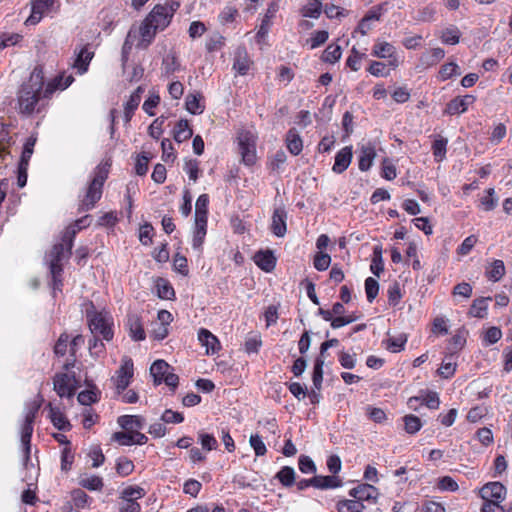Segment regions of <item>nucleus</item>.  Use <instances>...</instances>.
<instances>
[{"instance_id":"1","label":"nucleus","mask_w":512,"mask_h":512,"mask_svg":"<svg viewBox=\"0 0 512 512\" xmlns=\"http://www.w3.org/2000/svg\"><path fill=\"white\" fill-rule=\"evenodd\" d=\"M44 71L42 65H36L31 72L28 81L23 82L17 93L19 110L22 114L31 115L36 110L37 104L42 98L44 87Z\"/></svg>"},{"instance_id":"2","label":"nucleus","mask_w":512,"mask_h":512,"mask_svg":"<svg viewBox=\"0 0 512 512\" xmlns=\"http://www.w3.org/2000/svg\"><path fill=\"white\" fill-rule=\"evenodd\" d=\"M171 20L172 12L167 5H155L140 26V44H144L143 47L147 48L154 40L157 31H163Z\"/></svg>"},{"instance_id":"3","label":"nucleus","mask_w":512,"mask_h":512,"mask_svg":"<svg viewBox=\"0 0 512 512\" xmlns=\"http://www.w3.org/2000/svg\"><path fill=\"white\" fill-rule=\"evenodd\" d=\"M109 167L110 165L108 163L97 167L95 175L90 181L83 199L80 201L78 207L79 213L92 210L96 203L101 199L103 186L108 178Z\"/></svg>"},{"instance_id":"4","label":"nucleus","mask_w":512,"mask_h":512,"mask_svg":"<svg viewBox=\"0 0 512 512\" xmlns=\"http://www.w3.org/2000/svg\"><path fill=\"white\" fill-rule=\"evenodd\" d=\"M87 318L92 334H99L106 341L112 340L114 333L106 315L101 312L90 313L87 311Z\"/></svg>"},{"instance_id":"5","label":"nucleus","mask_w":512,"mask_h":512,"mask_svg":"<svg viewBox=\"0 0 512 512\" xmlns=\"http://www.w3.org/2000/svg\"><path fill=\"white\" fill-rule=\"evenodd\" d=\"M40 408V403L35 406L26 414L24 423L21 428V443L24 450V462L27 463L30 459L31 452V438L33 434V425L36 414Z\"/></svg>"},{"instance_id":"6","label":"nucleus","mask_w":512,"mask_h":512,"mask_svg":"<svg viewBox=\"0 0 512 512\" xmlns=\"http://www.w3.org/2000/svg\"><path fill=\"white\" fill-rule=\"evenodd\" d=\"M116 389L120 394L129 386L134 374L133 361L129 357L122 359L121 366L117 370Z\"/></svg>"},{"instance_id":"7","label":"nucleus","mask_w":512,"mask_h":512,"mask_svg":"<svg viewBox=\"0 0 512 512\" xmlns=\"http://www.w3.org/2000/svg\"><path fill=\"white\" fill-rule=\"evenodd\" d=\"M506 487L500 482H488L480 490V496L484 501L493 500L501 503L506 497Z\"/></svg>"},{"instance_id":"8","label":"nucleus","mask_w":512,"mask_h":512,"mask_svg":"<svg viewBox=\"0 0 512 512\" xmlns=\"http://www.w3.org/2000/svg\"><path fill=\"white\" fill-rule=\"evenodd\" d=\"M54 2V0H31V14L26 19L25 24H38L43 15L53 7Z\"/></svg>"},{"instance_id":"9","label":"nucleus","mask_w":512,"mask_h":512,"mask_svg":"<svg viewBox=\"0 0 512 512\" xmlns=\"http://www.w3.org/2000/svg\"><path fill=\"white\" fill-rule=\"evenodd\" d=\"M50 263L49 269L52 278L62 277L63 266L61 261L64 258V246L63 244H55L50 251Z\"/></svg>"},{"instance_id":"10","label":"nucleus","mask_w":512,"mask_h":512,"mask_svg":"<svg viewBox=\"0 0 512 512\" xmlns=\"http://www.w3.org/2000/svg\"><path fill=\"white\" fill-rule=\"evenodd\" d=\"M70 376L66 373H57L54 376L53 384L54 390L58 394L59 397H68L71 398L75 395L76 388L72 385H69Z\"/></svg>"},{"instance_id":"11","label":"nucleus","mask_w":512,"mask_h":512,"mask_svg":"<svg viewBox=\"0 0 512 512\" xmlns=\"http://www.w3.org/2000/svg\"><path fill=\"white\" fill-rule=\"evenodd\" d=\"M239 151L245 165L251 166L256 162L255 144L248 135L239 137Z\"/></svg>"},{"instance_id":"12","label":"nucleus","mask_w":512,"mask_h":512,"mask_svg":"<svg viewBox=\"0 0 512 512\" xmlns=\"http://www.w3.org/2000/svg\"><path fill=\"white\" fill-rule=\"evenodd\" d=\"M349 495L361 503H363V501L375 502L377 499L378 490L373 485L365 483L351 489L349 491Z\"/></svg>"},{"instance_id":"13","label":"nucleus","mask_w":512,"mask_h":512,"mask_svg":"<svg viewBox=\"0 0 512 512\" xmlns=\"http://www.w3.org/2000/svg\"><path fill=\"white\" fill-rule=\"evenodd\" d=\"M287 212L284 207L275 208L272 215L271 231L277 237H283L287 232Z\"/></svg>"},{"instance_id":"14","label":"nucleus","mask_w":512,"mask_h":512,"mask_svg":"<svg viewBox=\"0 0 512 512\" xmlns=\"http://www.w3.org/2000/svg\"><path fill=\"white\" fill-rule=\"evenodd\" d=\"M126 326L129 330V335L134 341H143L146 334L140 316L135 313L127 315Z\"/></svg>"},{"instance_id":"15","label":"nucleus","mask_w":512,"mask_h":512,"mask_svg":"<svg viewBox=\"0 0 512 512\" xmlns=\"http://www.w3.org/2000/svg\"><path fill=\"white\" fill-rule=\"evenodd\" d=\"M254 261L261 270L269 273L275 269L277 259L272 250H260L255 254Z\"/></svg>"},{"instance_id":"16","label":"nucleus","mask_w":512,"mask_h":512,"mask_svg":"<svg viewBox=\"0 0 512 512\" xmlns=\"http://www.w3.org/2000/svg\"><path fill=\"white\" fill-rule=\"evenodd\" d=\"M251 63L246 48L244 46L238 47L235 52L233 69H235L239 75H246L250 69Z\"/></svg>"},{"instance_id":"17","label":"nucleus","mask_w":512,"mask_h":512,"mask_svg":"<svg viewBox=\"0 0 512 512\" xmlns=\"http://www.w3.org/2000/svg\"><path fill=\"white\" fill-rule=\"evenodd\" d=\"M353 153L352 147L346 146L342 148L335 156V163L333 165V172L337 174L343 173L352 161Z\"/></svg>"},{"instance_id":"18","label":"nucleus","mask_w":512,"mask_h":512,"mask_svg":"<svg viewBox=\"0 0 512 512\" xmlns=\"http://www.w3.org/2000/svg\"><path fill=\"white\" fill-rule=\"evenodd\" d=\"M47 408L49 409V418L53 423L54 427L60 431H69L72 428L67 417L60 411L59 408L54 407L51 402L48 403Z\"/></svg>"},{"instance_id":"19","label":"nucleus","mask_w":512,"mask_h":512,"mask_svg":"<svg viewBox=\"0 0 512 512\" xmlns=\"http://www.w3.org/2000/svg\"><path fill=\"white\" fill-rule=\"evenodd\" d=\"M375 146L372 143L362 145L360 149L358 167L361 171H368L373 165V161L376 157Z\"/></svg>"},{"instance_id":"20","label":"nucleus","mask_w":512,"mask_h":512,"mask_svg":"<svg viewBox=\"0 0 512 512\" xmlns=\"http://www.w3.org/2000/svg\"><path fill=\"white\" fill-rule=\"evenodd\" d=\"M198 339L206 347L207 354H215L220 349V343L216 336L209 330L201 328L198 332Z\"/></svg>"},{"instance_id":"21","label":"nucleus","mask_w":512,"mask_h":512,"mask_svg":"<svg viewBox=\"0 0 512 512\" xmlns=\"http://www.w3.org/2000/svg\"><path fill=\"white\" fill-rule=\"evenodd\" d=\"M173 368L162 359L156 360L150 367V374L153 377L154 385H160L163 382V377Z\"/></svg>"},{"instance_id":"22","label":"nucleus","mask_w":512,"mask_h":512,"mask_svg":"<svg viewBox=\"0 0 512 512\" xmlns=\"http://www.w3.org/2000/svg\"><path fill=\"white\" fill-rule=\"evenodd\" d=\"M94 56V53L92 51H89L87 46L83 47L78 54L76 55V58L73 62V67L77 69L78 73L84 74L87 72L89 64Z\"/></svg>"},{"instance_id":"23","label":"nucleus","mask_w":512,"mask_h":512,"mask_svg":"<svg viewBox=\"0 0 512 512\" xmlns=\"http://www.w3.org/2000/svg\"><path fill=\"white\" fill-rule=\"evenodd\" d=\"M286 146L292 155H299L303 149V141L295 128L286 133Z\"/></svg>"},{"instance_id":"24","label":"nucleus","mask_w":512,"mask_h":512,"mask_svg":"<svg viewBox=\"0 0 512 512\" xmlns=\"http://www.w3.org/2000/svg\"><path fill=\"white\" fill-rule=\"evenodd\" d=\"M491 297H479L473 300L472 305L469 309L468 314L471 317L483 319L487 316V302L491 301Z\"/></svg>"},{"instance_id":"25","label":"nucleus","mask_w":512,"mask_h":512,"mask_svg":"<svg viewBox=\"0 0 512 512\" xmlns=\"http://www.w3.org/2000/svg\"><path fill=\"white\" fill-rule=\"evenodd\" d=\"M207 232V220L195 219V231L193 235L192 246L200 250Z\"/></svg>"},{"instance_id":"26","label":"nucleus","mask_w":512,"mask_h":512,"mask_svg":"<svg viewBox=\"0 0 512 512\" xmlns=\"http://www.w3.org/2000/svg\"><path fill=\"white\" fill-rule=\"evenodd\" d=\"M276 10H277L276 4L272 3L269 6L266 15L262 19L261 25L257 31V34H256L257 42H260L262 39H264L267 36V34L269 32L270 24H271V18L274 16Z\"/></svg>"},{"instance_id":"27","label":"nucleus","mask_w":512,"mask_h":512,"mask_svg":"<svg viewBox=\"0 0 512 512\" xmlns=\"http://www.w3.org/2000/svg\"><path fill=\"white\" fill-rule=\"evenodd\" d=\"M314 482V488L317 489H330V488H337L342 485V481L337 476H322V475H315L313 477Z\"/></svg>"},{"instance_id":"28","label":"nucleus","mask_w":512,"mask_h":512,"mask_svg":"<svg viewBox=\"0 0 512 512\" xmlns=\"http://www.w3.org/2000/svg\"><path fill=\"white\" fill-rule=\"evenodd\" d=\"M193 135V131L189 126V122L186 119H181L177 122L174 127V140L181 143Z\"/></svg>"},{"instance_id":"29","label":"nucleus","mask_w":512,"mask_h":512,"mask_svg":"<svg viewBox=\"0 0 512 512\" xmlns=\"http://www.w3.org/2000/svg\"><path fill=\"white\" fill-rule=\"evenodd\" d=\"M118 424L124 429V430H130L138 428H143L144 425V418L139 415H123L118 418Z\"/></svg>"},{"instance_id":"30","label":"nucleus","mask_w":512,"mask_h":512,"mask_svg":"<svg viewBox=\"0 0 512 512\" xmlns=\"http://www.w3.org/2000/svg\"><path fill=\"white\" fill-rule=\"evenodd\" d=\"M396 53L395 47L388 42H378L374 44L372 49V55L377 58H389L394 57Z\"/></svg>"},{"instance_id":"31","label":"nucleus","mask_w":512,"mask_h":512,"mask_svg":"<svg viewBox=\"0 0 512 512\" xmlns=\"http://www.w3.org/2000/svg\"><path fill=\"white\" fill-rule=\"evenodd\" d=\"M157 295L160 299L170 300L175 296V291L170 282L164 278L156 280Z\"/></svg>"},{"instance_id":"32","label":"nucleus","mask_w":512,"mask_h":512,"mask_svg":"<svg viewBox=\"0 0 512 512\" xmlns=\"http://www.w3.org/2000/svg\"><path fill=\"white\" fill-rule=\"evenodd\" d=\"M324 364H325V362H324L323 357L315 358L313 373H312V381H313L314 388L318 391H320L322 388Z\"/></svg>"},{"instance_id":"33","label":"nucleus","mask_w":512,"mask_h":512,"mask_svg":"<svg viewBox=\"0 0 512 512\" xmlns=\"http://www.w3.org/2000/svg\"><path fill=\"white\" fill-rule=\"evenodd\" d=\"M461 32L458 27L451 25L442 31L441 41L447 45H456L460 41Z\"/></svg>"},{"instance_id":"34","label":"nucleus","mask_w":512,"mask_h":512,"mask_svg":"<svg viewBox=\"0 0 512 512\" xmlns=\"http://www.w3.org/2000/svg\"><path fill=\"white\" fill-rule=\"evenodd\" d=\"M370 269L371 272L377 277H380V274L384 271L381 245H376L373 249V259L370 265Z\"/></svg>"},{"instance_id":"35","label":"nucleus","mask_w":512,"mask_h":512,"mask_svg":"<svg viewBox=\"0 0 512 512\" xmlns=\"http://www.w3.org/2000/svg\"><path fill=\"white\" fill-rule=\"evenodd\" d=\"M275 478L285 487H291L295 483V470L290 466L282 467Z\"/></svg>"},{"instance_id":"36","label":"nucleus","mask_w":512,"mask_h":512,"mask_svg":"<svg viewBox=\"0 0 512 512\" xmlns=\"http://www.w3.org/2000/svg\"><path fill=\"white\" fill-rule=\"evenodd\" d=\"M37 142V136L32 134L31 136H29L26 140V142L24 143V146H23V150H22V154H21V157H20V161H19V164L21 165H29V161L31 159V156L33 154V151H34V146Z\"/></svg>"},{"instance_id":"37","label":"nucleus","mask_w":512,"mask_h":512,"mask_svg":"<svg viewBox=\"0 0 512 512\" xmlns=\"http://www.w3.org/2000/svg\"><path fill=\"white\" fill-rule=\"evenodd\" d=\"M365 506L360 501L353 500H340L337 503L338 512H363Z\"/></svg>"},{"instance_id":"38","label":"nucleus","mask_w":512,"mask_h":512,"mask_svg":"<svg viewBox=\"0 0 512 512\" xmlns=\"http://www.w3.org/2000/svg\"><path fill=\"white\" fill-rule=\"evenodd\" d=\"M323 5L321 0H310L302 9L304 17L317 19L322 13Z\"/></svg>"},{"instance_id":"39","label":"nucleus","mask_w":512,"mask_h":512,"mask_svg":"<svg viewBox=\"0 0 512 512\" xmlns=\"http://www.w3.org/2000/svg\"><path fill=\"white\" fill-rule=\"evenodd\" d=\"M208 204L209 196L207 194H201L195 205V219L207 220L208 215Z\"/></svg>"},{"instance_id":"40","label":"nucleus","mask_w":512,"mask_h":512,"mask_svg":"<svg viewBox=\"0 0 512 512\" xmlns=\"http://www.w3.org/2000/svg\"><path fill=\"white\" fill-rule=\"evenodd\" d=\"M505 275V265L502 260H494L491 264V269L486 271L488 279L497 282Z\"/></svg>"},{"instance_id":"41","label":"nucleus","mask_w":512,"mask_h":512,"mask_svg":"<svg viewBox=\"0 0 512 512\" xmlns=\"http://www.w3.org/2000/svg\"><path fill=\"white\" fill-rule=\"evenodd\" d=\"M200 94H189L186 97V109L189 113L196 115L201 114L204 110V106L200 104Z\"/></svg>"},{"instance_id":"42","label":"nucleus","mask_w":512,"mask_h":512,"mask_svg":"<svg viewBox=\"0 0 512 512\" xmlns=\"http://www.w3.org/2000/svg\"><path fill=\"white\" fill-rule=\"evenodd\" d=\"M341 55H342L341 47L337 44H331L324 50V52L322 54V60L324 62L333 64L341 58Z\"/></svg>"},{"instance_id":"43","label":"nucleus","mask_w":512,"mask_h":512,"mask_svg":"<svg viewBox=\"0 0 512 512\" xmlns=\"http://www.w3.org/2000/svg\"><path fill=\"white\" fill-rule=\"evenodd\" d=\"M403 421L404 429L408 434H415L422 427L421 419L413 414L405 415Z\"/></svg>"},{"instance_id":"44","label":"nucleus","mask_w":512,"mask_h":512,"mask_svg":"<svg viewBox=\"0 0 512 512\" xmlns=\"http://www.w3.org/2000/svg\"><path fill=\"white\" fill-rule=\"evenodd\" d=\"M79 484L90 491H99L104 485L103 479L96 475L80 479Z\"/></svg>"},{"instance_id":"45","label":"nucleus","mask_w":512,"mask_h":512,"mask_svg":"<svg viewBox=\"0 0 512 512\" xmlns=\"http://www.w3.org/2000/svg\"><path fill=\"white\" fill-rule=\"evenodd\" d=\"M466 110L463 107L462 101L460 99V96H457L453 99H451L445 106L444 114L446 115H457L465 113Z\"/></svg>"},{"instance_id":"46","label":"nucleus","mask_w":512,"mask_h":512,"mask_svg":"<svg viewBox=\"0 0 512 512\" xmlns=\"http://www.w3.org/2000/svg\"><path fill=\"white\" fill-rule=\"evenodd\" d=\"M77 234V230L75 227H68L62 236V243L64 246V252H67V257L71 255V250L73 247L74 238Z\"/></svg>"},{"instance_id":"47","label":"nucleus","mask_w":512,"mask_h":512,"mask_svg":"<svg viewBox=\"0 0 512 512\" xmlns=\"http://www.w3.org/2000/svg\"><path fill=\"white\" fill-rule=\"evenodd\" d=\"M365 292L368 302L372 303L377 297L379 292V283L373 277H368L365 280Z\"/></svg>"},{"instance_id":"48","label":"nucleus","mask_w":512,"mask_h":512,"mask_svg":"<svg viewBox=\"0 0 512 512\" xmlns=\"http://www.w3.org/2000/svg\"><path fill=\"white\" fill-rule=\"evenodd\" d=\"M151 159V156L149 153L142 152L137 156L136 163H135V172L139 176L146 175L148 171V163Z\"/></svg>"},{"instance_id":"49","label":"nucleus","mask_w":512,"mask_h":512,"mask_svg":"<svg viewBox=\"0 0 512 512\" xmlns=\"http://www.w3.org/2000/svg\"><path fill=\"white\" fill-rule=\"evenodd\" d=\"M406 342H407L406 335H400L399 337H392L387 340L386 348L393 353H398L404 349Z\"/></svg>"},{"instance_id":"50","label":"nucleus","mask_w":512,"mask_h":512,"mask_svg":"<svg viewBox=\"0 0 512 512\" xmlns=\"http://www.w3.org/2000/svg\"><path fill=\"white\" fill-rule=\"evenodd\" d=\"M133 470H134V464L130 459H128L126 457L118 459L117 464H116V472L120 476H123V477L128 476L133 472Z\"/></svg>"},{"instance_id":"51","label":"nucleus","mask_w":512,"mask_h":512,"mask_svg":"<svg viewBox=\"0 0 512 512\" xmlns=\"http://www.w3.org/2000/svg\"><path fill=\"white\" fill-rule=\"evenodd\" d=\"M458 70H459V66L456 63H454V62L446 63L441 66V69L439 71V76L442 81H445L454 75H460L461 72H459Z\"/></svg>"},{"instance_id":"52","label":"nucleus","mask_w":512,"mask_h":512,"mask_svg":"<svg viewBox=\"0 0 512 512\" xmlns=\"http://www.w3.org/2000/svg\"><path fill=\"white\" fill-rule=\"evenodd\" d=\"M134 437L135 436L133 435V431L126 430L125 432H115L112 435V440L118 442L120 445L123 446H131L134 444Z\"/></svg>"},{"instance_id":"53","label":"nucleus","mask_w":512,"mask_h":512,"mask_svg":"<svg viewBox=\"0 0 512 512\" xmlns=\"http://www.w3.org/2000/svg\"><path fill=\"white\" fill-rule=\"evenodd\" d=\"M153 232H154V228L150 223L146 222L143 225H141L140 230H139L140 242L146 246L152 244Z\"/></svg>"},{"instance_id":"54","label":"nucleus","mask_w":512,"mask_h":512,"mask_svg":"<svg viewBox=\"0 0 512 512\" xmlns=\"http://www.w3.org/2000/svg\"><path fill=\"white\" fill-rule=\"evenodd\" d=\"M366 55L364 53H360L355 47L352 48L351 54L346 60V65L352 70V71H358L360 69L359 62L361 59L365 58Z\"/></svg>"},{"instance_id":"55","label":"nucleus","mask_w":512,"mask_h":512,"mask_svg":"<svg viewBox=\"0 0 512 512\" xmlns=\"http://www.w3.org/2000/svg\"><path fill=\"white\" fill-rule=\"evenodd\" d=\"M198 439L202 445V448L207 451H211V450H214L217 448V445H218L217 440L211 434H208L205 432H199Z\"/></svg>"},{"instance_id":"56","label":"nucleus","mask_w":512,"mask_h":512,"mask_svg":"<svg viewBox=\"0 0 512 512\" xmlns=\"http://www.w3.org/2000/svg\"><path fill=\"white\" fill-rule=\"evenodd\" d=\"M313 264L318 271H325L331 264V257L327 253L318 252L314 257Z\"/></svg>"},{"instance_id":"57","label":"nucleus","mask_w":512,"mask_h":512,"mask_svg":"<svg viewBox=\"0 0 512 512\" xmlns=\"http://www.w3.org/2000/svg\"><path fill=\"white\" fill-rule=\"evenodd\" d=\"M367 71L376 77H387L390 74V71L386 69V64L378 61H372Z\"/></svg>"},{"instance_id":"58","label":"nucleus","mask_w":512,"mask_h":512,"mask_svg":"<svg viewBox=\"0 0 512 512\" xmlns=\"http://www.w3.org/2000/svg\"><path fill=\"white\" fill-rule=\"evenodd\" d=\"M388 2L373 6L364 16L369 22L371 20H380L381 16L387 11Z\"/></svg>"},{"instance_id":"59","label":"nucleus","mask_w":512,"mask_h":512,"mask_svg":"<svg viewBox=\"0 0 512 512\" xmlns=\"http://www.w3.org/2000/svg\"><path fill=\"white\" fill-rule=\"evenodd\" d=\"M162 148V160L164 162L174 161L176 159V154L174 153V148L169 139H163L161 142Z\"/></svg>"},{"instance_id":"60","label":"nucleus","mask_w":512,"mask_h":512,"mask_svg":"<svg viewBox=\"0 0 512 512\" xmlns=\"http://www.w3.org/2000/svg\"><path fill=\"white\" fill-rule=\"evenodd\" d=\"M447 143L448 140L443 137H440L433 142L432 149L436 159L442 160L445 157Z\"/></svg>"},{"instance_id":"61","label":"nucleus","mask_w":512,"mask_h":512,"mask_svg":"<svg viewBox=\"0 0 512 512\" xmlns=\"http://www.w3.org/2000/svg\"><path fill=\"white\" fill-rule=\"evenodd\" d=\"M22 39V36L17 33H3L0 35V50L9 47L14 46Z\"/></svg>"},{"instance_id":"62","label":"nucleus","mask_w":512,"mask_h":512,"mask_svg":"<svg viewBox=\"0 0 512 512\" xmlns=\"http://www.w3.org/2000/svg\"><path fill=\"white\" fill-rule=\"evenodd\" d=\"M298 466L302 473H315L316 465L314 461L306 455H301L298 459Z\"/></svg>"},{"instance_id":"63","label":"nucleus","mask_w":512,"mask_h":512,"mask_svg":"<svg viewBox=\"0 0 512 512\" xmlns=\"http://www.w3.org/2000/svg\"><path fill=\"white\" fill-rule=\"evenodd\" d=\"M251 447L254 449L256 456H263L266 454L267 449L263 440L258 434L251 435L249 439Z\"/></svg>"},{"instance_id":"64","label":"nucleus","mask_w":512,"mask_h":512,"mask_svg":"<svg viewBox=\"0 0 512 512\" xmlns=\"http://www.w3.org/2000/svg\"><path fill=\"white\" fill-rule=\"evenodd\" d=\"M421 404H425L429 409H438L440 405L438 393L428 391L425 396H421Z\"/></svg>"}]
</instances>
